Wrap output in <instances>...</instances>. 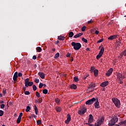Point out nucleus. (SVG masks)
<instances>
[{
  "mask_svg": "<svg viewBox=\"0 0 126 126\" xmlns=\"http://www.w3.org/2000/svg\"><path fill=\"white\" fill-rule=\"evenodd\" d=\"M97 124H98V125L99 126H102V125H103V123H102V122H100L99 121H97V122H96Z\"/></svg>",
  "mask_w": 126,
  "mask_h": 126,
  "instance_id": "41",
  "label": "nucleus"
},
{
  "mask_svg": "<svg viewBox=\"0 0 126 126\" xmlns=\"http://www.w3.org/2000/svg\"><path fill=\"white\" fill-rule=\"evenodd\" d=\"M42 101H43V99H42V98H39L38 103L40 104V103H42Z\"/></svg>",
  "mask_w": 126,
  "mask_h": 126,
  "instance_id": "48",
  "label": "nucleus"
},
{
  "mask_svg": "<svg viewBox=\"0 0 126 126\" xmlns=\"http://www.w3.org/2000/svg\"><path fill=\"white\" fill-rule=\"evenodd\" d=\"M100 103H99V101H98V98L96 99L95 102L94 104V106L95 108V109H99L100 108Z\"/></svg>",
  "mask_w": 126,
  "mask_h": 126,
  "instance_id": "11",
  "label": "nucleus"
},
{
  "mask_svg": "<svg viewBox=\"0 0 126 126\" xmlns=\"http://www.w3.org/2000/svg\"><path fill=\"white\" fill-rule=\"evenodd\" d=\"M118 82H119L120 84H123L124 83V82H123V79H121V80H118Z\"/></svg>",
  "mask_w": 126,
  "mask_h": 126,
  "instance_id": "51",
  "label": "nucleus"
},
{
  "mask_svg": "<svg viewBox=\"0 0 126 126\" xmlns=\"http://www.w3.org/2000/svg\"><path fill=\"white\" fill-rule=\"evenodd\" d=\"M55 101L57 103V104H59V103H60V99L59 98H56Z\"/></svg>",
  "mask_w": 126,
  "mask_h": 126,
  "instance_id": "50",
  "label": "nucleus"
},
{
  "mask_svg": "<svg viewBox=\"0 0 126 126\" xmlns=\"http://www.w3.org/2000/svg\"><path fill=\"white\" fill-rule=\"evenodd\" d=\"M113 68H110L106 73L105 75L106 76H110V75H111L113 73Z\"/></svg>",
  "mask_w": 126,
  "mask_h": 126,
  "instance_id": "12",
  "label": "nucleus"
},
{
  "mask_svg": "<svg viewBox=\"0 0 126 126\" xmlns=\"http://www.w3.org/2000/svg\"><path fill=\"white\" fill-rule=\"evenodd\" d=\"M5 105L2 104H0V109H3L5 107Z\"/></svg>",
  "mask_w": 126,
  "mask_h": 126,
  "instance_id": "44",
  "label": "nucleus"
},
{
  "mask_svg": "<svg viewBox=\"0 0 126 126\" xmlns=\"http://www.w3.org/2000/svg\"><path fill=\"white\" fill-rule=\"evenodd\" d=\"M94 102H96V98L93 97V98L87 100L86 102V105H92Z\"/></svg>",
  "mask_w": 126,
  "mask_h": 126,
  "instance_id": "5",
  "label": "nucleus"
},
{
  "mask_svg": "<svg viewBox=\"0 0 126 126\" xmlns=\"http://www.w3.org/2000/svg\"><path fill=\"white\" fill-rule=\"evenodd\" d=\"M81 30L83 32H84V31H85V30H86V27L84 26V27H82Z\"/></svg>",
  "mask_w": 126,
  "mask_h": 126,
  "instance_id": "37",
  "label": "nucleus"
},
{
  "mask_svg": "<svg viewBox=\"0 0 126 126\" xmlns=\"http://www.w3.org/2000/svg\"><path fill=\"white\" fill-rule=\"evenodd\" d=\"M93 122H94V118H93V115H92V114H90L89 116L88 123L92 124Z\"/></svg>",
  "mask_w": 126,
  "mask_h": 126,
  "instance_id": "10",
  "label": "nucleus"
},
{
  "mask_svg": "<svg viewBox=\"0 0 126 126\" xmlns=\"http://www.w3.org/2000/svg\"><path fill=\"white\" fill-rule=\"evenodd\" d=\"M3 111L0 110V117H2V116H3Z\"/></svg>",
  "mask_w": 126,
  "mask_h": 126,
  "instance_id": "40",
  "label": "nucleus"
},
{
  "mask_svg": "<svg viewBox=\"0 0 126 126\" xmlns=\"http://www.w3.org/2000/svg\"><path fill=\"white\" fill-rule=\"evenodd\" d=\"M56 110L57 112H58V113H60V112H61L62 111V108H61V107H59L56 108Z\"/></svg>",
  "mask_w": 126,
  "mask_h": 126,
  "instance_id": "30",
  "label": "nucleus"
},
{
  "mask_svg": "<svg viewBox=\"0 0 126 126\" xmlns=\"http://www.w3.org/2000/svg\"><path fill=\"white\" fill-rule=\"evenodd\" d=\"M20 122H21V118L18 117L16 123H17V124H20Z\"/></svg>",
  "mask_w": 126,
  "mask_h": 126,
  "instance_id": "34",
  "label": "nucleus"
},
{
  "mask_svg": "<svg viewBox=\"0 0 126 126\" xmlns=\"http://www.w3.org/2000/svg\"><path fill=\"white\" fill-rule=\"evenodd\" d=\"M71 89H76L77 88V86L74 84H73L70 86Z\"/></svg>",
  "mask_w": 126,
  "mask_h": 126,
  "instance_id": "22",
  "label": "nucleus"
},
{
  "mask_svg": "<svg viewBox=\"0 0 126 126\" xmlns=\"http://www.w3.org/2000/svg\"><path fill=\"white\" fill-rule=\"evenodd\" d=\"M36 50L39 53L42 52V48L41 47H36Z\"/></svg>",
  "mask_w": 126,
  "mask_h": 126,
  "instance_id": "28",
  "label": "nucleus"
},
{
  "mask_svg": "<svg viewBox=\"0 0 126 126\" xmlns=\"http://www.w3.org/2000/svg\"><path fill=\"white\" fill-rule=\"evenodd\" d=\"M94 126H100V125H99L98 123H95L94 124Z\"/></svg>",
  "mask_w": 126,
  "mask_h": 126,
  "instance_id": "61",
  "label": "nucleus"
},
{
  "mask_svg": "<svg viewBox=\"0 0 126 126\" xmlns=\"http://www.w3.org/2000/svg\"><path fill=\"white\" fill-rule=\"evenodd\" d=\"M100 123H102V124H104V122L105 121V117L103 116H101V118H99L98 120Z\"/></svg>",
  "mask_w": 126,
  "mask_h": 126,
  "instance_id": "16",
  "label": "nucleus"
},
{
  "mask_svg": "<svg viewBox=\"0 0 126 126\" xmlns=\"http://www.w3.org/2000/svg\"><path fill=\"white\" fill-rule=\"evenodd\" d=\"M25 95H30V92L29 91H26V92H25Z\"/></svg>",
  "mask_w": 126,
  "mask_h": 126,
  "instance_id": "43",
  "label": "nucleus"
},
{
  "mask_svg": "<svg viewBox=\"0 0 126 126\" xmlns=\"http://www.w3.org/2000/svg\"><path fill=\"white\" fill-rule=\"evenodd\" d=\"M117 79L118 80H121V79H125V78H126L125 75H123V74H122V73H118L117 74Z\"/></svg>",
  "mask_w": 126,
  "mask_h": 126,
  "instance_id": "7",
  "label": "nucleus"
},
{
  "mask_svg": "<svg viewBox=\"0 0 126 126\" xmlns=\"http://www.w3.org/2000/svg\"><path fill=\"white\" fill-rule=\"evenodd\" d=\"M103 56V54H101V53H99L97 56H96V60H99L101 57Z\"/></svg>",
  "mask_w": 126,
  "mask_h": 126,
  "instance_id": "27",
  "label": "nucleus"
},
{
  "mask_svg": "<svg viewBox=\"0 0 126 126\" xmlns=\"http://www.w3.org/2000/svg\"><path fill=\"white\" fill-rule=\"evenodd\" d=\"M23 91L25 92L26 91V87H24L23 89Z\"/></svg>",
  "mask_w": 126,
  "mask_h": 126,
  "instance_id": "60",
  "label": "nucleus"
},
{
  "mask_svg": "<svg viewBox=\"0 0 126 126\" xmlns=\"http://www.w3.org/2000/svg\"><path fill=\"white\" fill-rule=\"evenodd\" d=\"M2 93L4 94V95H5L6 93V89H3L2 90Z\"/></svg>",
  "mask_w": 126,
  "mask_h": 126,
  "instance_id": "42",
  "label": "nucleus"
},
{
  "mask_svg": "<svg viewBox=\"0 0 126 126\" xmlns=\"http://www.w3.org/2000/svg\"><path fill=\"white\" fill-rule=\"evenodd\" d=\"M94 69H95V67H94V66H92V67H91V70H90V71H93V70H94Z\"/></svg>",
  "mask_w": 126,
  "mask_h": 126,
  "instance_id": "52",
  "label": "nucleus"
},
{
  "mask_svg": "<svg viewBox=\"0 0 126 126\" xmlns=\"http://www.w3.org/2000/svg\"><path fill=\"white\" fill-rule=\"evenodd\" d=\"M71 45L73 47V49L74 50H75V51H78V50L81 48V44H80V43L72 42L71 43Z\"/></svg>",
  "mask_w": 126,
  "mask_h": 126,
  "instance_id": "1",
  "label": "nucleus"
},
{
  "mask_svg": "<svg viewBox=\"0 0 126 126\" xmlns=\"http://www.w3.org/2000/svg\"><path fill=\"white\" fill-rule=\"evenodd\" d=\"M66 57H67V58H69V57H70V53H68L66 55Z\"/></svg>",
  "mask_w": 126,
  "mask_h": 126,
  "instance_id": "59",
  "label": "nucleus"
},
{
  "mask_svg": "<svg viewBox=\"0 0 126 126\" xmlns=\"http://www.w3.org/2000/svg\"><path fill=\"white\" fill-rule=\"evenodd\" d=\"M73 79L75 82H77V81H79V79H78V77L77 76L74 77Z\"/></svg>",
  "mask_w": 126,
  "mask_h": 126,
  "instance_id": "26",
  "label": "nucleus"
},
{
  "mask_svg": "<svg viewBox=\"0 0 126 126\" xmlns=\"http://www.w3.org/2000/svg\"><path fill=\"white\" fill-rule=\"evenodd\" d=\"M82 35H83V33H78L75 35L73 36V38H74L75 39H76V38H79V37H80L81 36H82Z\"/></svg>",
  "mask_w": 126,
  "mask_h": 126,
  "instance_id": "18",
  "label": "nucleus"
},
{
  "mask_svg": "<svg viewBox=\"0 0 126 126\" xmlns=\"http://www.w3.org/2000/svg\"><path fill=\"white\" fill-rule=\"evenodd\" d=\"M38 75H39V77H41L42 79H44L45 78V74L41 72H39L38 73Z\"/></svg>",
  "mask_w": 126,
  "mask_h": 126,
  "instance_id": "15",
  "label": "nucleus"
},
{
  "mask_svg": "<svg viewBox=\"0 0 126 126\" xmlns=\"http://www.w3.org/2000/svg\"><path fill=\"white\" fill-rule=\"evenodd\" d=\"M92 22H93V21H92V20H91L88 22V24H90V23H92Z\"/></svg>",
  "mask_w": 126,
  "mask_h": 126,
  "instance_id": "58",
  "label": "nucleus"
},
{
  "mask_svg": "<svg viewBox=\"0 0 126 126\" xmlns=\"http://www.w3.org/2000/svg\"><path fill=\"white\" fill-rule=\"evenodd\" d=\"M103 38L100 39L99 40L97 41V43H102L103 42Z\"/></svg>",
  "mask_w": 126,
  "mask_h": 126,
  "instance_id": "55",
  "label": "nucleus"
},
{
  "mask_svg": "<svg viewBox=\"0 0 126 126\" xmlns=\"http://www.w3.org/2000/svg\"><path fill=\"white\" fill-rule=\"evenodd\" d=\"M118 121H119V118L116 117L113 118L108 123V126H114L116 123L118 122Z\"/></svg>",
  "mask_w": 126,
  "mask_h": 126,
  "instance_id": "3",
  "label": "nucleus"
},
{
  "mask_svg": "<svg viewBox=\"0 0 126 126\" xmlns=\"http://www.w3.org/2000/svg\"><path fill=\"white\" fill-rule=\"evenodd\" d=\"M64 39H65V37H64V36H63L62 35L58 36V40H60L61 41H63Z\"/></svg>",
  "mask_w": 126,
  "mask_h": 126,
  "instance_id": "21",
  "label": "nucleus"
},
{
  "mask_svg": "<svg viewBox=\"0 0 126 126\" xmlns=\"http://www.w3.org/2000/svg\"><path fill=\"white\" fill-rule=\"evenodd\" d=\"M33 82H29V78H27L25 80V85L26 87H28V86H32L33 85Z\"/></svg>",
  "mask_w": 126,
  "mask_h": 126,
  "instance_id": "4",
  "label": "nucleus"
},
{
  "mask_svg": "<svg viewBox=\"0 0 126 126\" xmlns=\"http://www.w3.org/2000/svg\"><path fill=\"white\" fill-rule=\"evenodd\" d=\"M9 104L10 106H11V105H12V102L10 101V102H9Z\"/></svg>",
  "mask_w": 126,
  "mask_h": 126,
  "instance_id": "64",
  "label": "nucleus"
},
{
  "mask_svg": "<svg viewBox=\"0 0 126 126\" xmlns=\"http://www.w3.org/2000/svg\"><path fill=\"white\" fill-rule=\"evenodd\" d=\"M70 62H73V58L71 57L70 59Z\"/></svg>",
  "mask_w": 126,
  "mask_h": 126,
  "instance_id": "63",
  "label": "nucleus"
},
{
  "mask_svg": "<svg viewBox=\"0 0 126 126\" xmlns=\"http://www.w3.org/2000/svg\"><path fill=\"white\" fill-rule=\"evenodd\" d=\"M95 34L96 35H98V34H99V31H95Z\"/></svg>",
  "mask_w": 126,
  "mask_h": 126,
  "instance_id": "57",
  "label": "nucleus"
},
{
  "mask_svg": "<svg viewBox=\"0 0 126 126\" xmlns=\"http://www.w3.org/2000/svg\"><path fill=\"white\" fill-rule=\"evenodd\" d=\"M32 118H34V119H36V118H37V116L35 114H32Z\"/></svg>",
  "mask_w": 126,
  "mask_h": 126,
  "instance_id": "54",
  "label": "nucleus"
},
{
  "mask_svg": "<svg viewBox=\"0 0 126 126\" xmlns=\"http://www.w3.org/2000/svg\"><path fill=\"white\" fill-rule=\"evenodd\" d=\"M87 110V108L86 107H84L81 110H79L78 113L79 115H80V116H82V115H84L85 113H86V110Z\"/></svg>",
  "mask_w": 126,
  "mask_h": 126,
  "instance_id": "6",
  "label": "nucleus"
},
{
  "mask_svg": "<svg viewBox=\"0 0 126 126\" xmlns=\"http://www.w3.org/2000/svg\"><path fill=\"white\" fill-rule=\"evenodd\" d=\"M32 88H33V91H36L37 90V87L35 85H33L32 86Z\"/></svg>",
  "mask_w": 126,
  "mask_h": 126,
  "instance_id": "35",
  "label": "nucleus"
},
{
  "mask_svg": "<svg viewBox=\"0 0 126 126\" xmlns=\"http://www.w3.org/2000/svg\"><path fill=\"white\" fill-rule=\"evenodd\" d=\"M112 101L115 105L117 108H120L121 107V101L117 98H112Z\"/></svg>",
  "mask_w": 126,
  "mask_h": 126,
  "instance_id": "2",
  "label": "nucleus"
},
{
  "mask_svg": "<svg viewBox=\"0 0 126 126\" xmlns=\"http://www.w3.org/2000/svg\"><path fill=\"white\" fill-rule=\"evenodd\" d=\"M86 125L90 126H94V125L90 124V123L88 122V123H86Z\"/></svg>",
  "mask_w": 126,
  "mask_h": 126,
  "instance_id": "46",
  "label": "nucleus"
},
{
  "mask_svg": "<svg viewBox=\"0 0 126 126\" xmlns=\"http://www.w3.org/2000/svg\"><path fill=\"white\" fill-rule=\"evenodd\" d=\"M34 111L35 115H38V108H37L36 105H34Z\"/></svg>",
  "mask_w": 126,
  "mask_h": 126,
  "instance_id": "25",
  "label": "nucleus"
},
{
  "mask_svg": "<svg viewBox=\"0 0 126 126\" xmlns=\"http://www.w3.org/2000/svg\"><path fill=\"white\" fill-rule=\"evenodd\" d=\"M18 72H16L14 73L13 77V80H14V81H17V77H18Z\"/></svg>",
  "mask_w": 126,
  "mask_h": 126,
  "instance_id": "14",
  "label": "nucleus"
},
{
  "mask_svg": "<svg viewBox=\"0 0 126 126\" xmlns=\"http://www.w3.org/2000/svg\"><path fill=\"white\" fill-rule=\"evenodd\" d=\"M21 76H22V73L19 72V73L18 74V77H21Z\"/></svg>",
  "mask_w": 126,
  "mask_h": 126,
  "instance_id": "47",
  "label": "nucleus"
},
{
  "mask_svg": "<svg viewBox=\"0 0 126 126\" xmlns=\"http://www.w3.org/2000/svg\"><path fill=\"white\" fill-rule=\"evenodd\" d=\"M109 84L108 81L103 82L100 84V86L101 87H106Z\"/></svg>",
  "mask_w": 126,
  "mask_h": 126,
  "instance_id": "13",
  "label": "nucleus"
},
{
  "mask_svg": "<svg viewBox=\"0 0 126 126\" xmlns=\"http://www.w3.org/2000/svg\"><path fill=\"white\" fill-rule=\"evenodd\" d=\"M43 87V83H40L39 85V88H42Z\"/></svg>",
  "mask_w": 126,
  "mask_h": 126,
  "instance_id": "49",
  "label": "nucleus"
},
{
  "mask_svg": "<svg viewBox=\"0 0 126 126\" xmlns=\"http://www.w3.org/2000/svg\"><path fill=\"white\" fill-rule=\"evenodd\" d=\"M71 121V118L70 117V114H68L67 115V119L65 121V124L66 125H68L69 124V122Z\"/></svg>",
  "mask_w": 126,
  "mask_h": 126,
  "instance_id": "9",
  "label": "nucleus"
},
{
  "mask_svg": "<svg viewBox=\"0 0 126 126\" xmlns=\"http://www.w3.org/2000/svg\"><path fill=\"white\" fill-rule=\"evenodd\" d=\"M87 77H88V75H85V76H83V78L84 79V80H85L86 79V78H87Z\"/></svg>",
  "mask_w": 126,
  "mask_h": 126,
  "instance_id": "45",
  "label": "nucleus"
},
{
  "mask_svg": "<svg viewBox=\"0 0 126 126\" xmlns=\"http://www.w3.org/2000/svg\"><path fill=\"white\" fill-rule=\"evenodd\" d=\"M104 52H105V48H104V47H102L101 48L99 53L103 55L104 54Z\"/></svg>",
  "mask_w": 126,
  "mask_h": 126,
  "instance_id": "24",
  "label": "nucleus"
},
{
  "mask_svg": "<svg viewBox=\"0 0 126 126\" xmlns=\"http://www.w3.org/2000/svg\"><path fill=\"white\" fill-rule=\"evenodd\" d=\"M74 35V33H73V32H69L68 37L69 38H72Z\"/></svg>",
  "mask_w": 126,
  "mask_h": 126,
  "instance_id": "23",
  "label": "nucleus"
},
{
  "mask_svg": "<svg viewBox=\"0 0 126 126\" xmlns=\"http://www.w3.org/2000/svg\"><path fill=\"white\" fill-rule=\"evenodd\" d=\"M117 36L118 35H111L108 38V40H114V39H116V38H117Z\"/></svg>",
  "mask_w": 126,
  "mask_h": 126,
  "instance_id": "17",
  "label": "nucleus"
},
{
  "mask_svg": "<svg viewBox=\"0 0 126 126\" xmlns=\"http://www.w3.org/2000/svg\"><path fill=\"white\" fill-rule=\"evenodd\" d=\"M32 59L33 60H36L37 59V57H36V56H33V57H32Z\"/></svg>",
  "mask_w": 126,
  "mask_h": 126,
  "instance_id": "56",
  "label": "nucleus"
},
{
  "mask_svg": "<svg viewBox=\"0 0 126 126\" xmlns=\"http://www.w3.org/2000/svg\"><path fill=\"white\" fill-rule=\"evenodd\" d=\"M36 124L37 125H41V124H42V121L39 120H37L36 121Z\"/></svg>",
  "mask_w": 126,
  "mask_h": 126,
  "instance_id": "36",
  "label": "nucleus"
},
{
  "mask_svg": "<svg viewBox=\"0 0 126 126\" xmlns=\"http://www.w3.org/2000/svg\"><path fill=\"white\" fill-rule=\"evenodd\" d=\"M99 73V71H98V69H95L94 71V75L95 77L98 76V73Z\"/></svg>",
  "mask_w": 126,
  "mask_h": 126,
  "instance_id": "19",
  "label": "nucleus"
},
{
  "mask_svg": "<svg viewBox=\"0 0 126 126\" xmlns=\"http://www.w3.org/2000/svg\"><path fill=\"white\" fill-rule=\"evenodd\" d=\"M35 95H36V97H37V98L40 97V94H39V92H36L35 93Z\"/></svg>",
  "mask_w": 126,
  "mask_h": 126,
  "instance_id": "39",
  "label": "nucleus"
},
{
  "mask_svg": "<svg viewBox=\"0 0 126 126\" xmlns=\"http://www.w3.org/2000/svg\"><path fill=\"white\" fill-rule=\"evenodd\" d=\"M82 41H83V42H84V43H88V41L87 40V39H85L84 37L82 38Z\"/></svg>",
  "mask_w": 126,
  "mask_h": 126,
  "instance_id": "32",
  "label": "nucleus"
},
{
  "mask_svg": "<svg viewBox=\"0 0 126 126\" xmlns=\"http://www.w3.org/2000/svg\"><path fill=\"white\" fill-rule=\"evenodd\" d=\"M30 110H31V108L30 107V106H27V108L26 109V111L27 112V113H28V112H29Z\"/></svg>",
  "mask_w": 126,
  "mask_h": 126,
  "instance_id": "29",
  "label": "nucleus"
},
{
  "mask_svg": "<svg viewBox=\"0 0 126 126\" xmlns=\"http://www.w3.org/2000/svg\"><path fill=\"white\" fill-rule=\"evenodd\" d=\"M4 103V101L3 100H0V104H3Z\"/></svg>",
  "mask_w": 126,
  "mask_h": 126,
  "instance_id": "62",
  "label": "nucleus"
},
{
  "mask_svg": "<svg viewBox=\"0 0 126 126\" xmlns=\"http://www.w3.org/2000/svg\"><path fill=\"white\" fill-rule=\"evenodd\" d=\"M34 82H35V83H39V82H40V80H39V79L35 78Z\"/></svg>",
  "mask_w": 126,
  "mask_h": 126,
  "instance_id": "38",
  "label": "nucleus"
},
{
  "mask_svg": "<svg viewBox=\"0 0 126 126\" xmlns=\"http://www.w3.org/2000/svg\"><path fill=\"white\" fill-rule=\"evenodd\" d=\"M23 115V113H20V115H19L18 118H20L21 119V118H22Z\"/></svg>",
  "mask_w": 126,
  "mask_h": 126,
  "instance_id": "53",
  "label": "nucleus"
},
{
  "mask_svg": "<svg viewBox=\"0 0 126 126\" xmlns=\"http://www.w3.org/2000/svg\"><path fill=\"white\" fill-rule=\"evenodd\" d=\"M96 87V84L91 83L88 87L89 89H92V91H94V88Z\"/></svg>",
  "mask_w": 126,
  "mask_h": 126,
  "instance_id": "8",
  "label": "nucleus"
},
{
  "mask_svg": "<svg viewBox=\"0 0 126 126\" xmlns=\"http://www.w3.org/2000/svg\"><path fill=\"white\" fill-rule=\"evenodd\" d=\"M42 93L43 94H48V90L44 89L42 91Z\"/></svg>",
  "mask_w": 126,
  "mask_h": 126,
  "instance_id": "33",
  "label": "nucleus"
},
{
  "mask_svg": "<svg viewBox=\"0 0 126 126\" xmlns=\"http://www.w3.org/2000/svg\"><path fill=\"white\" fill-rule=\"evenodd\" d=\"M59 57H60V53H57L55 54L54 56V58L58 59V58H59Z\"/></svg>",
  "mask_w": 126,
  "mask_h": 126,
  "instance_id": "31",
  "label": "nucleus"
},
{
  "mask_svg": "<svg viewBox=\"0 0 126 126\" xmlns=\"http://www.w3.org/2000/svg\"><path fill=\"white\" fill-rule=\"evenodd\" d=\"M120 126H126V120L119 123Z\"/></svg>",
  "mask_w": 126,
  "mask_h": 126,
  "instance_id": "20",
  "label": "nucleus"
}]
</instances>
